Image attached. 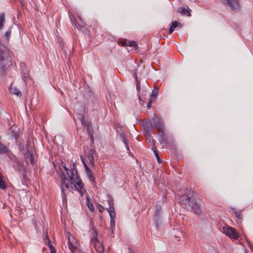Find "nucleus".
<instances>
[{
  "label": "nucleus",
  "instance_id": "f257e3e1",
  "mask_svg": "<svg viewBox=\"0 0 253 253\" xmlns=\"http://www.w3.org/2000/svg\"><path fill=\"white\" fill-rule=\"evenodd\" d=\"M61 166L66 171L70 183L73 185L71 187L72 189L78 191L81 196H83L86 190L84 188V183L78 173L77 170L75 168V164L70 169H69L63 161L61 162Z\"/></svg>",
  "mask_w": 253,
  "mask_h": 253
},
{
  "label": "nucleus",
  "instance_id": "f03ea898",
  "mask_svg": "<svg viewBox=\"0 0 253 253\" xmlns=\"http://www.w3.org/2000/svg\"><path fill=\"white\" fill-rule=\"evenodd\" d=\"M179 200V203L185 208H188V210H191L197 214L201 213L200 204L195 198H193L192 193H191V192L187 195L184 194L180 196Z\"/></svg>",
  "mask_w": 253,
  "mask_h": 253
},
{
  "label": "nucleus",
  "instance_id": "7ed1b4c3",
  "mask_svg": "<svg viewBox=\"0 0 253 253\" xmlns=\"http://www.w3.org/2000/svg\"><path fill=\"white\" fill-rule=\"evenodd\" d=\"M20 149L21 152H23V158L25 160L26 165H29V160L32 165H34L36 162L33 151L29 149V144L27 143L25 145H20Z\"/></svg>",
  "mask_w": 253,
  "mask_h": 253
},
{
  "label": "nucleus",
  "instance_id": "20e7f679",
  "mask_svg": "<svg viewBox=\"0 0 253 253\" xmlns=\"http://www.w3.org/2000/svg\"><path fill=\"white\" fill-rule=\"evenodd\" d=\"M60 178L61 180L60 186L62 201L63 203H67V196L71 190L68 183H66V180H68L70 182V181L69 180V179H67L66 174L63 171L61 172L60 174Z\"/></svg>",
  "mask_w": 253,
  "mask_h": 253
},
{
  "label": "nucleus",
  "instance_id": "39448f33",
  "mask_svg": "<svg viewBox=\"0 0 253 253\" xmlns=\"http://www.w3.org/2000/svg\"><path fill=\"white\" fill-rule=\"evenodd\" d=\"M90 232L91 234V242L93 245L94 248L96 252L98 253H103L104 248L102 243L99 242L97 238V232L96 228L93 226L90 228Z\"/></svg>",
  "mask_w": 253,
  "mask_h": 253
},
{
  "label": "nucleus",
  "instance_id": "423d86ee",
  "mask_svg": "<svg viewBox=\"0 0 253 253\" xmlns=\"http://www.w3.org/2000/svg\"><path fill=\"white\" fill-rule=\"evenodd\" d=\"M9 53L10 51H8L6 54L0 53V76L5 75L6 67H9L12 65Z\"/></svg>",
  "mask_w": 253,
  "mask_h": 253
},
{
  "label": "nucleus",
  "instance_id": "0eeeda50",
  "mask_svg": "<svg viewBox=\"0 0 253 253\" xmlns=\"http://www.w3.org/2000/svg\"><path fill=\"white\" fill-rule=\"evenodd\" d=\"M109 208L106 210L109 212L110 217V230L112 232L115 229V220H116V212L115 211L114 207V200L113 199H110L108 200Z\"/></svg>",
  "mask_w": 253,
  "mask_h": 253
},
{
  "label": "nucleus",
  "instance_id": "6e6552de",
  "mask_svg": "<svg viewBox=\"0 0 253 253\" xmlns=\"http://www.w3.org/2000/svg\"><path fill=\"white\" fill-rule=\"evenodd\" d=\"M72 25L76 27L79 31L84 32L87 30L86 24L84 23L80 17H79V21H77L74 18H70Z\"/></svg>",
  "mask_w": 253,
  "mask_h": 253
},
{
  "label": "nucleus",
  "instance_id": "1a4fd4ad",
  "mask_svg": "<svg viewBox=\"0 0 253 253\" xmlns=\"http://www.w3.org/2000/svg\"><path fill=\"white\" fill-rule=\"evenodd\" d=\"M221 2L225 6H229L232 10H240L238 0H221Z\"/></svg>",
  "mask_w": 253,
  "mask_h": 253
},
{
  "label": "nucleus",
  "instance_id": "9d476101",
  "mask_svg": "<svg viewBox=\"0 0 253 253\" xmlns=\"http://www.w3.org/2000/svg\"><path fill=\"white\" fill-rule=\"evenodd\" d=\"M223 232L229 238L233 239H238L239 235L235 228L231 227H224L223 228Z\"/></svg>",
  "mask_w": 253,
  "mask_h": 253
},
{
  "label": "nucleus",
  "instance_id": "9b49d317",
  "mask_svg": "<svg viewBox=\"0 0 253 253\" xmlns=\"http://www.w3.org/2000/svg\"><path fill=\"white\" fill-rule=\"evenodd\" d=\"M68 245L72 253H74L78 248V243L76 240L74 239L73 237L69 236Z\"/></svg>",
  "mask_w": 253,
  "mask_h": 253
},
{
  "label": "nucleus",
  "instance_id": "f8f14e48",
  "mask_svg": "<svg viewBox=\"0 0 253 253\" xmlns=\"http://www.w3.org/2000/svg\"><path fill=\"white\" fill-rule=\"evenodd\" d=\"M11 165L15 171L18 172L24 171V169H25L24 165L23 163L18 159L12 162Z\"/></svg>",
  "mask_w": 253,
  "mask_h": 253
},
{
  "label": "nucleus",
  "instance_id": "ddd939ff",
  "mask_svg": "<svg viewBox=\"0 0 253 253\" xmlns=\"http://www.w3.org/2000/svg\"><path fill=\"white\" fill-rule=\"evenodd\" d=\"M80 119L82 125L84 126L85 128L86 132L88 135L90 136V134H93V131L90 128V124L85 119V117L82 116Z\"/></svg>",
  "mask_w": 253,
  "mask_h": 253
},
{
  "label": "nucleus",
  "instance_id": "4468645a",
  "mask_svg": "<svg viewBox=\"0 0 253 253\" xmlns=\"http://www.w3.org/2000/svg\"><path fill=\"white\" fill-rule=\"evenodd\" d=\"M20 67L22 70V78L25 84H27V81L30 79V76L28 71L25 68V64L24 63H21Z\"/></svg>",
  "mask_w": 253,
  "mask_h": 253
},
{
  "label": "nucleus",
  "instance_id": "2eb2a0df",
  "mask_svg": "<svg viewBox=\"0 0 253 253\" xmlns=\"http://www.w3.org/2000/svg\"><path fill=\"white\" fill-rule=\"evenodd\" d=\"M97 152L94 149H91L89 150L87 156V159L88 160L90 164L93 167H95L94 158L97 155Z\"/></svg>",
  "mask_w": 253,
  "mask_h": 253
},
{
  "label": "nucleus",
  "instance_id": "dca6fc26",
  "mask_svg": "<svg viewBox=\"0 0 253 253\" xmlns=\"http://www.w3.org/2000/svg\"><path fill=\"white\" fill-rule=\"evenodd\" d=\"M191 11L192 10L187 5H186L184 7H180L178 8V12L182 15L187 14V16H191Z\"/></svg>",
  "mask_w": 253,
  "mask_h": 253
},
{
  "label": "nucleus",
  "instance_id": "f3484780",
  "mask_svg": "<svg viewBox=\"0 0 253 253\" xmlns=\"http://www.w3.org/2000/svg\"><path fill=\"white\" fill-rule=\"evenodd\" d=\"M144 127L145 129V131L146 133L149 135L150 136L151 134V133L153 130L151 122V121H147L144 124Z\"/></svg>",
  "mask_w": 253,
  "mask_h": 253
},
{
  "label": "nucleus",
  "instance_id": "a211bd4d",
  "mask_svg": "<svg viewBox=\"0 0 253 253\" xmlns=\"http://www.w3.org/2000/svg\"><path fill=\"white\" fill-rule=\"evenodd\" d=\"M153 220L154 221L155 228L157 230H158L159 225L161 223V218L160 214H158V213H154Z\"/></svg>",
  "mask_w": 253,
  "mask_h": 253
},
{
  "label": "nucleus",
  "instance_id": "6ab92c4d",
  "mask_svg": "<svg viewBox=\"0 0 253 253\" xmlns=\"http://www.w3.org/2000/svg\"><path fill=\"white\" fill-rule=\"evenodd\" d=\"M163 122V121L160 118H157L154 120L153 122H151V124L153 129L155 128H158L160 124Z\"/></svg>",
  "mask_w": 253,
  "mask_h": 253
},
{
  "label": "nucleus",
  "instance_id": "aec40b11",
  "mask_svg": "<svg viewBox=\"0 0 253 253\" xmlns=\"http://www.w3.org/2000/svg\"><path fill=\"white\" fill-rule=\"evenodd\" d=\"M5 22V15L4 12L0 13V30H1Z\"/></svg>",
  "mask_w": 253,
  "mask_h": 253
},
{
  "label": "nucleus",
  "instance_id": "412c9836",
  "mask_svg": "<svg viewBox=\"0 0 253 253\" xmlns=\"http://www.w3.org/2000/svg\"><path fill=\"white\" fill-rule=\"evenodd\" d=\"M4 176L2 175L1 173L0 172V189L1 190H5L7 186L4 181Z\"/></svg>",
  "mask_w": 253,
  "mask_h": 253
},
{
  "label": "nucleus",
  "instance_id": "4be33fe9",
  "mask_svg": "<svg viewBox=\"0 0 253 253\" xmlns=\"http://www.w3.org/2000/svg\"><path fill=\"white\" fill-rule=\"evenodd\" d=\"M120 138L122 140V141L124 142V143L125 144L126 149L128 151H129L128 145L127 143V139L126 137L125 133L123 132H122L120 133Z\"/></svg>",
  "mask_w": 253,
  "mask_h": 253
},
{
  "label": "nucleus",
  "instance_id": "5701e85b",
  "mask_svg": "<svg viewBox=\"0 0 253 253\" xmlns=\"http://www.w3.org/2000/svg\"><path fill=\"white\" fill-rule=\"evenodd\" d=\"M86 206L90 211H93L94 210V208L93 204L90 201V199L88 196H86Z\"/></svg>",
  "mask_w": 253,
  "mask_h": 253
},
{
  "label": "nucleus",
  "instance_id": "b1692460",
  "mask_svg": "<svg viewBox=\"0 0 253 253\" xmlns=\"http://www.w3.org/2000/svg\"><path fill=\"white\" fill-rule=\"evenodd\" d=\"M158 91H159L158 88L157 87L155 86L154 87V89L152 91L150 98L152 99L153 100H155L158 94Z\"/></svg>",
  "mask_w": 253,
  "mask_h": 253
},
{
  "label": "nucleus",
  "instance_id": "393cba45",
  "mask_svg": "<svg viewBox=\"0 0 253 253\" xmlns=\"http://www.w3.org/2000/svg\"><path fill=\"white\" fill-rule=\"evenodd\" d=\"M85 173L90 181L92 182L95 181V177H94L90 169L86 171Z\"/></svg>",
  "mask_w": 253,
  "mask_h": 253
},
{
  "label": "nucleus",
  "instance_id": "a878e982",
  "mask_svg": "<svg viewBox=\"0 0 253 253\" xmlns=\"http://www.w3.org/2000/svg\"><path fill=\"white\" fill-rule=\"evenodd\" d=\"M152 150L154 153V154L155 155V156L157 158V161H158V162L159 163V164H161L162 162V160L161 159V158H160L159 157V152L157 151V149L156 147H154V148H152Z\"/></svg>",
  "mask_w": 253,
  "mask_h": 253
},
{
  "label": "nucleus",
  "instance_id": "bb28decb",
  "mask_svg": "<svg viewBox=\"0 0 253 253\" xmlns=\"http://www.w3.org/2000/svg\"><path fill=\"white\" fill-rule=\"evenodd\" d=\"M158 141L161 144H166L167 142L165 140L164 135L165 134H163L162 132L161 134L159 135Z\"/></svg>",
  "mask_w": 253,
  "mask_h": 253
},
{
  "label": "nucleus",
  "instance_id": "cd10ccee",
  "mask_svg": "<svg viewBox=\"0 0 253 253\" xmlns=\"http://www.w3.org/2000/svg\"><path fill=\"white\" fill-rule=\"evenodd\" d=\"M126 44L130 47H133L134 48H136L137 44L136 42L133 41H129L126 42Z\"/></svg>",
  "mask_w": 253,
  "mask_h": 253
},
{
  "label": "nucleus",
  "instance_id": "c85d7f7f",
  "mask_svg": "<svg viewBox=\"0 0 253 253\" xmlns=\"http://www.w3.org/2000/svg\"><path fill=\"white\" fill-rule=\"evenodd\" d=\"M11 93L16 94L18 96H21L22 95V93L21 92L20 90L18 88L15 87L13 89H12Z\"/></svg>",
  "mask_w": 253,
  "mask_h": 253
},
{
  "label": "nucleus",
  "instance_id": "c756f323",
  "mask_svg": "<svg viewBox=\"0 0 253 253\" xmlns=\"http://www.w3.org/2000/svg\"><path fill=\"white\" fill-rule=\"evenodd\" d=\"M7 154L8 157L9 158L11 161V163L16 160L18 158L13 154L11 152L9 151L8 153H6Z\"/></svg>",
  "mask_w": 253,
  "mask_h": 253
},
{
  "label": "nucleus",
  "instance_id": "7c9ffc66",
  "mask_svg": "<svg viewBox=\"0 0 253 253\" xmlns=\"http://www.w3.org/2000/svg\"><path fill=\"white\" fill-rule=\"evenodd\" d=\"M158 131L159 133V135L161 134L162 132L163 134H165L164 131V123L162 122L160 125L159 126V127L157 128Z\"/></svg>",
  "mask_w": 253,
  "mask_h": 253
},
{
  "label": "nucleus",
  "instance_id": "2f4dec72",
  "mask_svg": "<svg viewBox=\"0 0 253 253\" xmlns=\"http://www.w3.org/2000/svg\"><path fill=\"white\" fill-rule=\"evenodd\" d=\"M11 34V28L10 27L8 29V31L7 32H6L4 34V37L6 38V39L7 42L9 41Z\"/></svg>",
  "mask_w": 253,
  "mask_h": 253
},
{
  "label": "nucleus",
  "instance_id": "473e14b6",
  "mask_svg": "<svg viewBox=\"0 0 253 253\" xmlns=\"http://www.w3.org/2000/svg\"><path fill=\"white\" fill-rule=\"evenodd\" d=\"M179 25H181L180 23L177 22L176 21H173L171 27L174 29L178 26Z\"/></svg>",
  "mask_w": 253,
  "mask_h": 253
},
{
  "label": "nucleus",
  "instance_id": "72a5a7b5",
  "mask_svg": "<svg viewBox=\"0 0 253 253\" xmlns=\"http://www.w3.org/2000/svg\"><path fill=\"white\" fill-rule=\"evenodd\" d=\"M161 210V206L159 205H156L155 206V213H158V214H160Z\"/></svg>",
  "mask_w": 253,
  "mask_h": 253
},
{
  "label": "nucleus",
  "instance_id": "f704fd0d",
  "mask_svg": "<svg viewBox=\"0 0 253 253\" xmlns=\"http://www.w3.org/2000/svg\"><path fill=\"white\" fill-rule=\"evenodd\" d=\"M234 213L239 219H241L242 218V215L239 211H235Z\"/></svg>",
  "mask_w": 253,
  "mask_h": 253
},
{
  "label": "nucleus",
  "instance_id": "c9c22d12",
  "mask_svg": "<svg viewBox=\"0 0 253 253\" xmlns=\"http://www.w3.org/2000/svg\"><path fill=\"white\" fill-rule=\"evenodd\" d=\"M135 82H136V89L138 91V93H139L140 91V89H141L140 83L139 81H135Z\"/></svg>",
  "mask_w": 253,
  "mask_h": 253
},
{
  "label": "nucleus",
  "instance_id": "e433bc0d",
  "mask_svg": "<svg viewBox=\"0 0 253 253\" xmlns=\"http://www.w3.org/2000/svg\"><path fill=\"white\" fill-rule=\"evenodd\" d=\"M26 169H24V171L23 172H19L20 173H21L22 174V176H21V180L23 181L24 179H26Z\"/></svg>",
  "mask_w": 253,
  "mask_h": 253
},
{
  "label": "nucleus",
  "instance_id": "4c0bfd02",
  "mask_svg": "<svg viewBox=\"0 0 253 253\" xmlns=\"http://www.w3.org/2000/svg\"><path fill=\"white\" fill-rule=\"evenodd\" d=\"M46 239L47 241V245H48V247L49 248V249H50V246H53V245L51 244V241H50L47 235H46Z\"/></svg>",
  "mask_w": 253,
  "mask_h": 253
},
{
  "label": "nucleus",
  "instance_id": "58836bf2",
  "mask_svg": "<svg viewBox=\"0 0 253 253\" xmlns=\"http://www.w3.org/2000/svg\"><path fill=\"white\" fill-rule=\"evenodd\" d=\"M153 101H154V100H153L151 98L149 99V102L147 105L148 109H150L151 108V104Z\"/></svg>",
  "mask_w": 253,
  "mask_h": 253
},
{
  "label": "nucleus",
  "instance_id": "ea45409f",
  "mask_svg": "<svg viewBox=\"0 0 253 253\" xmlns=\"http://www.w3.org/2000/svg\"><path fill=\"white\" fill-rule=\"evenodd\" d=\"M82 162L83 163V164H84V167L85 171H86L87 170H89L90 169H89V167H88V166L87 165V164L84 161V160H82Z\"/></svg>",
  "mask_w": 253,
  "mask_h": 253
},
{
  "label": "nucleus",
  "instance_id": "a19ab883",
  "mask_svg": "<svg viewBox=\"0 0 253 253\" xmlns=\"http://www.w3.org/2000/svg\"><path fill=\"white\" fill-rule=\"evenodd\" d=\"M82 162L83 163V164H84V167L85 171H86L87 170H89L90 169H89V167H88V166L87 165V164L84 161V160H82Z\"/></svg>",
  "mask_w": 253,
  "mask_h": 253
},
{
  "label": "nucleus",
  "instance_id": "79ce46f5",
  "mask_svg": "<svg viewBox=\"0 0 253 253\" xmlns=\"http://www.w3.org/2000/svg\"><path fill=\"white\" fill-rule=\"evenodd\" d=\"M90 139V142L91 144L94 143V138H93V135L90 134V136H89Z\"/></svg>",
  "mask_w": 253,
  "mask_h": 253
},
{
  "label": "nucleus",
  "instance_id": "37998d69",
  "mask_svg": "<svg viewBox=\"0 0 253 253\" xmlns=\"http://www.w3.org/2000/svg\"><path fill=\"white\" fill-rule=\"evenodd\" d=\"M50 253H56L55 249L53 246H50Z\"/></svg>",
  "mask_w": 253,
  "mask_h": 253
},
{
  "label": "nucleus",
  "instance_id": "c03bdc74",
  "mask_svg": "<svg viewBox=\"0 0 253 253\" xmlns=\"http://www.w3.org/2000/svg\"><path fill=\"white\" fill-rule=\"evenodd\" d=\"M133 76L135 78V81H138V77H137V73L136 72H134Z\"/></svg>",
  "mask_w": 253,
  "mask_h": 253
},
{
  "label": "nucleus",
  "instance_id": "a18cd8bd",
  "mask_svg": "<svg viewBox=\"0 0 253 253\" xmlns=\"http://www.w3.org/2000/svg\"><path fill=\"white\" fill-rule=\"evenodd\" d=\"M174 29L172 28L171 26L169 27V34H171L174 31Z\"/></svg>",
  "mask_w": 253,
  "mask_h": 253
},
{
  "label": "nucleus",
  "instance_id": "49530a36",
  "mask_svg": "<svg viewBox=\"0 0 253 253\" xmlns=\"http://www.w3.org/2000/svg\"><path fill=\"white\" fill-rule=\"evenodd\" d=\"M231 211L234 213L235 211H237L236 209L234 208H231Z\"/></svg>",
  "mask_w": 253,
  "mask_h": 253
},
{
  "label": "nucleus",
  "instance_id": "de8ad7c7",
  "mask_svg": "<svg viewBox=\"0 0 253 253\" xmlns=\"http://www.w3.org/2000/svg\"><path fill=\"white\" fill-rule=\"evenodd\" d=\"M138 98H139V101L140 102L142 100H141V96L139 94H138Z\"/></svg>",
  "mask_w": 253,
  "mask_h": 253
}]
</instances>
